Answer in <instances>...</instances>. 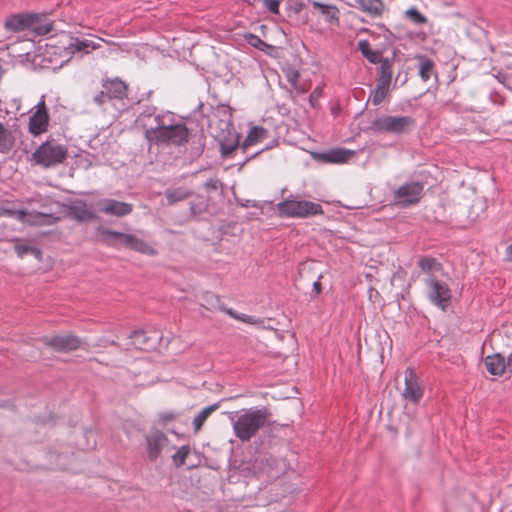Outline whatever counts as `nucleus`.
<instances>
[{
    "instance_id": "nucleus-25",
    "label": "nucleus",
    "mask_w": 512,
    "mask_h": 512,
    "mask_svg": "<svg viewBox=\"0 0 512 512\" xmlns=\"http://www.w3.org/2000/svg\"><path fill=\"white\" fill-rule=\"evenodd\" d=\"M157 108L155 106H146L140 112L137 117V122L144 129V133L148 128H153L155 126V116H158Z\"/></svg>"
},
{
    "instance_id": "nucleus-2",
    "label": "nucleus",
    "mask_w": 512,
    "mask_h": 512,
    "mask_svg": "<svg viewBox=\"0 0 512 512\" xmlns=\"http://www.w3.org/2000/svg\"><path fill=\"white\" fill-rule=\"evenodd\" d=\"M54 40L52 39L51 42ZM101 47L99 43L88 39H82L71 35H64L59 41V45L47 43L45 46V56L55 67H62L68 63L76 54L80 56L89 54L93 50Z\"/></svg>"
},
{
    "instance_id": "nucleus-11",
    "label": "nucleus",
    "mask_w": 512,
    "mask_h": 512,
    "mask_svg": "<svg viewBox=\"0 0 512 512\" xmlns=\"http://www.w3.org/2000/svg\"><path fill=\"white\" fill-rule=\"evenodd\" d=\"M96 206L101 213L115 217H124L132 213V203L119 201L112 198H104L97 201Z\"/></svg>"
},
{
    "instance_id": "nucleus-10",
    "label": "nucleus",
    "mask_w": 512,
    "mask_h": 512,
    "mask_svg": "<svg viewBox=\"0 0 512 512\" xmlns=\"http://www.w3.org/2000/svg\"><path fill=\"white\" fill-rule=\"evenodd\" d=\"M424 186L419 182H409L394 191L393 200L401 207H407L419 202Z\"/></svg>"
},
{
    "instance_id": "nucleus-38",
    "label": "nucleus",
    "mask_w": 512,
    "mask_h": 512,
    "mask_svg": "<svg viewBox=\"0 0 512 512\" xmlns=\"http://www.w3.org/2000/svg\"><path fill=\"white\" fill-rule=\"evenodd\" d=\"M14 248L15 252L20 258H23L27 254H32L37 259L41 258V251L36 247L27 244L17 243Z\"/></svg>"
},
{
    "instance_id": "nucleus-14",
    "label": "nucleus",
    "mask_w": 512,
    "mask_h": 512,
    "mask_svg": "<svg viewBox=\"0 0 512 512\" xmlns=\"http://www.w3.org/2000/svg\"><path fill=\"white\" fill-rule=\"evenodd\" d=\"M147 454L151 461H156L161 452L168 448L169 439L161 431L151 432L146 436Z\"/></svg>"
},
{
    "instance_id": "nucleus-7",
    "label": "nucleus",
    "mask_w": 512,
    "mask_h": 512,
    "mask_svg": "<svg viewBox=\"0 0 512 512\" xmlns=\"http://www.w3.org/2000/svg\"><path fill=\"white\" fill-rule=\"evenodd\" d=\"M426 295L430 303L445 311L450 305L452 291L449 285L433 275H429L425 280Z\"/></svg>"
},
{
    "instance_id": "nucleus-27",
    "label": "nucleus",
    "mask_w": 512,
    "mask_h": 512,
    "mask_svg": "<svg viewBox=\"0 0 512 512\" xmlns=\"http://www.w3.org/2000/svg\"><path fill=\"white\" fill-rule=\"evenodd\" d=\"M15 143L12 131L0 122V153L11 151Z\"/></svg>"
},
{
    "instance_id": "nucleus-47",
    "label": "nucleus",
    "mask_w": 512,
    "mask_h": 512,
    "mask_svg": "<svg viewBox=\"0 0 512 512\" xmlns=\"http://www.w3.org/2000/svg\"><path fill=\"white\" fill-rule=\"evenodd\" d=\"M272 147H273L272 145H268V146L264 147V148H263V149H261V150H257L256 152L252 153L249 157H247V158L244 160L243 164H245V163H246L247 161H249L250 159L255 158V157H256L257 155H259L262 151L267 150V149H270V148H272Z\"/></svg>"
},
{
    "instance_id": "nucleus-31",
    "label": "nucleus",
    "mask_w": 512,
    "mask_h": 512,
    "mask_svg": "<svg viewBox=\"0 0 512 512\" xmlns=\"http://www.w3.org/2000/svg\"><path fill=\"white\" fill-rule=\"evenodd\" d=\"M219 408L218 403H214L212 405H209L205 408H203L193 419V426L195 432H199L204 424V422L207 420V418L217 409Z\"/></svg>"
},
{
    "instance_id": "nucleus-36",
    "label": "nucleus",
    "mask_w": 512,
    "mask_h": 512,
    "mask_svg": "<svg viewBox=\"0 0 512 512\" xmlns=\"http://www.w3.org/2000/svg\"><path fill=\"white\" fill-rule=\"evenodd\" d=\"M30 30L39 36L47 35L53 31V22H42V15L38 14Z\"/></svg>"
},
{
    "instance_id": "nucleus-33",
    "label": "nucleus",
    "mask_w": 512,
    "mask_h": 512,
    "mask_svg": "<svg viewBox=\"0 0 512 512\" xmlns=\"http://www.w3.org/2000/svg\"><path fill=\"white\" fill-rule=\"evenodd\" d=\"M418 266L422 272L431 274L442 270V264L433 257H423L418 261Z\"/></svg>"
},
{
    "instance_id": "nucleus-21",
    "label": "nucleus",
    "mask_w": 512,
    "mask_h": 512,
    "mask_svg": "<svg viewBox=\"0 0 512 512\" xmlns=\"http://www.w3.org/2000/svg\"><path fill=\"white\" fill-rule=\"evenodd\" d=\"M484 364L487 371L494 376L502 375L506 368L505 358L498 353L486 356Z\"/></svg>"
},
{
    "instance_id": "nucleus-5",
    "label": "nucleus",
    "mask_w": 512,
    "mask_h": 512,
    "mask_svg": "<svg viewBox=\"0 0 512 512\" xmlns=\"http://www.w3.org/2000/svg\"><path fill=\"white\" fill-rule=\"evenodd\" d=\"M415 126L411 116H381L374 119L369 130L374 133L402 134L409 132Z\"/></svg>"
},
{
    "instance_id": "nucleus-12",
    "label": "nucleus",
    "mask_w": 512,
    "mask_h": 512,
    "mask_svg": "<svg viewBox=\"0 0 512 512\" xmlns=\"http://www.w3.org/2000/svg\"><path fill=\"white\" fill-rule=\"evenodd\" d=\"M405 387L402 397L413 403H418L423 397L424 390L420 385L416 373L413 368L408 367L404 372Z\"/></svg>"
},
{
    "instance_id": "nucleus-24",
    "label": "nucleus",
    "mask_w": 512,
    "mask_h": 512,
    "mask_svg": "<svg viewBox=\"0 0 512 512\" xmlns=\"http://www.w3.org/2000/svg\"><path fill=\"white\" fill-rule=\"evenodd\" d=\"M110 99H123L127 93L126 84L119 79L108 80L103 84Z\"/></svg>"
},
{
    "instance_id": "nucleus-23",
    "label": "nucleus",
    "mask_w": 512,
    "mask_h": 512,
    "mask_svg": "<svg viewBox=\"0 0 512 512\" xmlns=\"http://www.w3.org/2000/svg\"><path fill=\"white\" fill-rule=\"evenodd\" d=\"M193 192L184 187H169L165 190V198L167 200V205L171 206L177 202L183 201L191 197Z\"/></svg>"
},
{
    "instance_id": "nucleus-8",
    "label": "nucleus",
    "mask_w": 512,
    "mask_h": 512,
    "mask_svg": "<svg viewBox=\"0 0 512 512\" xmlns=\"http://www.w3.org/2000/svg\"><path fill=\"white\" fill-rule=\"evenodd\" d=\"M28 121V132L34 137L47 132L50 116L45 103V96L42 95L40 101L30 109Z\"/></svg>"
},
{
    "instance_id": "nucleus-4",
    "label": "nucleus",
    "mask_w": 512,
    "mask_h": 512,
    "mask_svg": "<svg viewBox=\"0 0 512 512\" xmlns=\"http://www.w3.org/2000/svg\"><path fill=\"white\" fill-rule=\"evenodd\" d=\"M67 156V149L64 145L54 140L43 142L33 153V161L44 167L49 168L62 163Z\"/></svg>"
},
{
    "instance_id": "nucleus-9",
    "label": "nucleus",
    "mask_w": 512,
    "mask_h": 512,
    "mask_svg": "<svg viewBox=\"0 0 512 512\" xmlns=\"http://www.w3.org/2000/svg\"><path fill=\"white\" fill-rule=\"evenodd\" d=\"M2 214L6 217H10L16 219L22 223H26L29 225H50L58 221V217H54L51 214H46L42 212H28L25 209H2Z\"/></svg>"
},
{
    "instance_id": "nucleus-28",
    "label": "nucleus",
    "mask_w": 512,
    "mask_h": 512,
    "mask_svg": "<svg viewBox=\"0 0 512 512\" xmlns=\"http://www.w3.org/2000/svg\"><path fill=\"white\" fill-rule=\"evenodd\" d=\"M239 145V135L229 133L226 139L220 141V152L223 158H227Z\"/></svg>"
},
{
    "instance_id": "nucleus-51",
    "label": "nucleus",
    "mask_w": 512,
    "mask_h": 512,
    "mask_svg": "<svg viewBox=\"0 0 512 512\" xmlns=\"http://www.w3.org/2000/svg\"><path fill=\"white\" fill-rule=\"evenodd\" d=\"M313 290L316 294H319L321 292V283L319 280L313 283Z\"/></svg>"
},
{
    "instance_id": "nucleus-40",
    "label": "nucleus",
    "mask_w": 512,
    "mask_h": 512,
    "mask_svg": "<svg viewBox=\"0 0 512 512\" xmlns=\"http://www.w3.org/2000/svg\"><path fill=\"white\" fill-rule=\"evenodd\" d=\"M389 85H384L382 83H378L376 89L374 90L373 92V95H372V103L374 105H379L380 103L383 102V100L385 99L387 93H388V90H389Z\"/></svg>"
},
{
    "instance_id": "nucleus-43",
    "label": "nucleus",
    "mask_w": 512,
    "mask_h": 512,
    "mask_svg": "<svg viewBox=\"0 0 512 512\" xmlns=\"http://www.w3.org/2000/svg\"><path fill=\"white\" fill-rule=\"evenodd\" d=\"M244 37H245V40L247 41V43L254 48H257L259 50H264V48L267 47V44L264 41H262L260 39V37H258L255 34L247 33Z\"/></svg>"
},
{
    "instance_id": "nucleus-13",
    "label": "nucleus",
    "mask_w": 512,
    "mask_h": 512,
    "mask_svg": "<svg viewBox=\"0 0 512 512\" xmlns=\"http://www.w3.org/2000/svg\"><path fill=\"white\" fill-rule=\"evenodd\" d=\"M43 343L58 352H70L81 346V340L73 334L45 337Z\"/></svg>"
},
{
    "instance_id": "nucleus-52",
    "label": "nucleus",
    "mask_w": 512,
    "mask_h": 512,
    "mask_svg": "<svg viewBox=\"0 0 512 512\" xmlns=\"http://www.w3.org/2000/svg\"><path fill=\"white\" fill-rule=\"evenodd\" d=\"M512 360V352L510 353V355L508 356V362H510Z\"/></svg>"
},
{
    "instance_id": "nucleus-29",
    "label": "nucleus",
    "mask_w": 512,
    "mask_h": 512,
    "mask_svg": "<svg viewBox=\"0 0 512 512\" xmlns=\"http://www.w3.org/2000/svg\"><path fill=\"white\" fill-rule=\"evenodd\" d=\"M378 63L380 64L378 83L390 86L393 73L392 61L388 58H381Z\"/></svg>"
},
{
    "instance_id": "nucleus-49",
    "label": "nucleus",
    "mask_w": 512,
    "mask_h": 512,
    "mask_svg": "<svg viewBox=\"0 0 512 512\" xmlns=\"http://www.w3.org/2000/svg\"><path fill=\"white\" fill-rule=\"evenodd\" d=\"M205 208V205L203 202L200 203V205L191 204V210L194 214L201 212Z\"/></svg>"
},
{
    "instance_id": "nucleus-18",
    "label": "nucleus",
    "mask_w": 512,
    "mask_h": 512,
    "mask_svg": "<svg viewBox=\"0 0 512 512\" xmlns=\"http://www.w3.org/2000/svg\"><path fill=\"white\" fill-rule=\"evenodd\" d=\"M126 241L125 247L133 251L145 254V255H156L157 251L150 244L145 242L143 239L138 238L134 234H128V237L124 239Z\"/></svg>"
},
{
    "instance_id": "nucleus-39",
    "label": "nucleus",
    "mask_w": 512,
    "mask_h": 512,
    "mask_svg": "<svg viewBox=\"0 0 512 512\" xmlns=\"http://www.w3.org/2000/svg\"><path fill=\"white\" fill-rule=\"evenodd\" d=\"M190 447L188 445L181 446L175 454L172 455V461L176 467L185 464L186 458L190 454Z\"/></svg>"
},
{
    "instance_id": "nucleus-53",
    "label": "nucleus",
    "mask_w": 512,
    "mask_h": 512,
    "mask_svg": "<svg viewBox=\"0 0 512 512\" xmlns=\"http://www.w3.org/2000/svg\"><path fill=\"white\" fill-rule=\"evenodd\" d=\"M2 209H4V207H0V217L4 216V214H2Z\"/></svg>"
},
{
    "instance_id": "nucleus-30",
    "label": "nucleus",
    "mask_w": 512,
    "mask_h": 512,
    "mask_svg": "<svg viewBox=\"0 0 512 512\" xmlns=\"http://www.w3.org/2000/svg\"><path fill=\"white\" fill-rule=\"evenodd\" d=\"M191 155L192 157H200L206 145V137L203 132L190 135Z\"/></svg>"
},
{
    "instance_id": "nucleus-41",
    "label": "nucleus",
    "mask_w": 512,
    "mask_h": 512,
    "mask_svg": "<svg viewBox=\"0 0 512 512\" xmlns=\"http://www.w3.org/2000/svg\"><path fill=\"white\" fill-rule=\"evenodd\" d=\"M405 15L415 24H425L427 22V18L423 14H421L415 7L409 8L405 12Z\"/></svg>"
},
{
    "instance_id": "nucleus-16",
    "label": "nucleus",
    "mask_w": 512,
    "mask_h": 512,
    "mask_svg": "<svg viewBox=\"0 0 512 512\" xmlns=\"http://www.w3.org/2000/svg\"><path fill=\"white\" fill-rule=\"evenodd\" d=\"M355 155V151L346 148H332L328 151L318 153L315 159L323 163H346Z\"/></svg>"
},
{
    "instance_id": "nucleus-17",
    "label": "nucleus",
    "mask_w": 512,
    "mask_h": 512,
    "mask_svg": "<svg viewBox=\"0 0 512 512\" xmlns=\"http://www.w3.org/2000/svg\"><path fill=\"white\" fill-rule=\"evenodd\" d=\"M68 215L78 222H88L96 219L95 213L81 200L75 201L67 207Z\"/></svg>"
},
{
    "instance_id": "nucleus-6",
    "label": "nucleus",
    "mask_w": 512,
    "mask_h": 512,
    "mask_svg": "<svg viewBox=\"0 0 512 512\" xmlns=\"http://www.w3.org/2000/svg\"><path fill=\"white\" fill-rule=\"evenodd\" d=\"M277 208L281 215L293 218H306L323 213L320 204L308 200L287 199L278 203Z\"/></svg>"
},
{
    "instance_id": "nucleus-35",
    "label": "nucleus",
    "mask_w": 512,
    "mask_h": 512,
    "mask_svg": "<svg viewBox=\"0 0 512 512\" xmlns=\"http://www.w3.org/2000/svg\"><path fill=\"white\" fill-rule=\"evenodd\" d=\"M223 312L226 313L227 315H229L230 317H232L238 321L247 323V324L258 325V324L263 323V320L260 318H256L254 316L243 314V313H237L236 311H234L231 308L223 309Z\"/></svg>"
},
{
    "instance_id": "nucleus-19",
    "label": "nucleus",
    "mask_w": 512,
    "mask_h": 512,
    "mask_svg": "<svg viewBox=\"0 0 512 512\" xmlns=\"http://www.w3.org/2000/svg\"><path fill=\"white\" fill-rule=\"evenodd\" d=\"M101 240L107 246L112 248H119L126 245L125 237H128L129 233L118 232L110 229L100 230Z\"/></svg>"
},
{
    "instance_id": "nucleus-22",
    "label": "nucleus",
    "mask_w": 512,
    "mask_h": 512,
    "mask_svg": "<svg viewBox=\"0 0 512 512\" xmlns=\"http://www.w3.org/2000/svg\"><path fill=\"white\" fill-rule=\"evenodd\" d=\"M314 9H318L325 21L330 24H339V10L336 6L323 4L319 1H310Z\"/></svg>"
},
{
    "instance_id": "nucleus-15",
    "label": "nucleus",
    "mask_w": 512,
    "mask_h": 512,
    "mask_svg": "<svg viewBox=\"0 0 512 512\" xmlns=\"http://www.w3.org/2000/svg\"><path fill=\"white\" fill-rule=\"evenodd\" d=\"M38 19L36 13H20L8 17L5 21V28L11 32H21L30 30L35 20Z\"/></svg>"
},
{
    "instance_id": "nucleus-48",
    "label": "nucleus",
    "mask_w": 512,
    "mask_h": 512,
    "mask_svg": "<svg viewBox=\"0 0 512 512\" xmlns=\"http://www.w3.org/2000/svg\"><path fill=\"white\" fill-rule=\"evenodd\" d=\"M160 418L164 421V422H167V421H171L175 418V414L172 413V412H165V413H162L160 415Z\"/></svg>"
},
{
    "instance_id": "nucleus-44",
    "label": "nucleus",
    "mask_w": 512,
    "mask_h": 512,
    "mask_svg": "<svg viewBox=\"0 0 512 512\" xmlns=\"http://www.w3.org/2000/svg\"><path fill=\"white\" fill-rule=\"evenodd\" d=\"M284 73L287 81L291 84V86L294 89H296L298 80L300 78L299 71L294 68H287L286 70H284Z\"/></svg>"
},
{
    "instance_id": "nucleus-50",
    "label": "nucleus",
    "mask_w": 512,
    "mask_h": 512,
    "mask_svg": "<svg viewBox=\"0 0 512 512\" xmlns=\"http://www.w3.org/2000/svg\"><path fill=\"white\" fill-rule=\"evenodd\" d=\"M506 259L512 261V243L506 248Z\"/></svg>"
},
{
    "instance_id": "nucleus-45",
    "label": "nucleus",
    "mask_w": 512,
    "mask_h": 512,
    "mask_svg": "<svg viewBox=\"0 0 512 512\" xmlns=\"http://www.w3.org/2000/svg\"><path fill=\"white\" fill-rule=\"evenodd\" d=\"M110 99L108 96V93H106V89L103 88V90L99 91L93 98V101L97 105H103L106 103V101Z\"/></svg>"
},
{
    "instance_id": "nucleus-37",
    "label": "nucleus",
    "mask_w": 512,
    "mask_h": 512,
    "mask_svg": "<svg viewBox=\"0 0 512 512\" xmlns=\"http://www.w3.org/2000/svg\"><path fill=\"white\" fill-rule=\"evenodd\" d=\"M359 50L362 52V54L371 62V63H378L380 61L381 54L378 51H373L370 48V44L368 41H360L358 43Z\"/></svg>"
},
{
    "instance_id": "nucleus-34",
    "label": "nucleus",
    "mask_w": 512,
    "mask_h": 512,
    "mask_svg": "<svg viewBox=\"0 0 512 512\" xmlns=\"http://www.w3.org/2000/svg\"><path fill=\"white\" fill-rule=\"evenodd\" d=\"M201 300H202V306H204L205 308H207L209 310L218 309V310L223 311V309H228L227 307H224L221 304L220 298L212 292L203 293Z\"/></svg>"
},
{
    "instance_id": "nucleus-42",
    "label": "nucleus",
    "mask_w": 512,
    "mask_h": 512,
    "mask_svg": "<svg viewBox=\"0 0 512 512\" xmlns=\"http://www.w3.org/2000/svg\"><path fill=\"white\" fill-rule=\"evenodd\" d=\"M130 338L132 339V344L139 349H143L147 341L145 332L142 330L133 331Z\"/></svg>"
},
{
    "instance_id": "nucleus-20",
    "label": "nucleus",
    "mask_w": 512,
    "mask_h": 512,
    "mask_svg": "<svg viewBox=\"0 0 512 512\" xmlns=\"http://www.w3.org/2000/svg\"><path fill=\"white\" fill-rule=\"evenodd\" d=\"M268 137L269 132L267 129L261 126H254L249 130L244 142L241 145V149L243 150V152H246L248 147L256 143L262 142Z\"/></svg>"
},
{
    "instance_id": "nucleus-1",
    "label": "nucleus",
    "mask_w": 512,
    "mask_h": 512,
    "mask_svg": "<svg viewBox=\"0 0 512 512\" xmlns=\"http://www.w3.org/2000/svg\"><path fill=\"white\" fill-rule=\"evenodd\" d=\"M145 139L150 146L180 147L189 143L190 131L185 123L176 121L173 112L161 111L155 116V126L146 130Z\"/></svg>"
},
{
    "instance_id": "nucleus-46",
    "label": "nucleus",
    "mask_w": 512,
    "mask_h": 512,
    "mask_svg": "<svg viewBox=\"0 0 512 512\" xmlns=\"http://www.w3.org/2000/svg\"><path fill=\"white\" fill-rule=\"evenodd\" d=\"M219 184H220V181L218 179H216V178H209L204 183V188L207 189V190H217Z\"/></svg>"
},
{
    "instance_id": "nucleus-26",
    "label": "nucleus",
    "mask_w": 512,
    "mask_h": 512,
    "mask_svg": "<svg viewBox=\"0 0 512 512\" xmlns=\"http://www.w3.org/2000/svg\"><path fill=\"white\" fill-rule=\"evenodd\" d=\"M416 59L418 60L419 76L424 82H427L435 74V64L433 60L424 55H418Z\"/></svg>"
},
{
    "instance_id": "nucleus-32",
    "label": "nucleus",
    "mask_w": 512,
    "mask_h": 512,
    "mask_svg": "<svg viewBox=\"0 0 512 512\" xmlns=\"http://www.w3.org/2000/svg\"><path fill=\"white\" fill-rule=\"evenodd\" d=\"M359 8L371 15H380L383 11V3L381 0H356Z\"/></svg>"
},
{
    "instance_id": "nucleus-3",
    "label": "nucleus",
    "mask_w": 512,
    "mask_h": 512,
    "mask_svg": "<svg viewBox=\"0 0 512 512\" xmlns=\"http://www.w3.org/2000/svg\"><path fill=\"white\" fill-rule=\"evenodd\" d=\"M270 416L269 410L265 407L236 412L231 418L235 436L242 442L249 441L266 425Z\"/></svg>"
}]
</instances>
